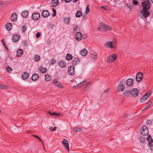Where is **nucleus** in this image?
Listing matches in <instances>:
<instances>
[{"mask_svg":"<svg viewBox=\"0 0 153 153\" xmlns=\"http://www.w3.org/2000/svg\"><path fill=\"white\" fill-rule=\"evenodd\" d=\"M141 5L142 9H149L151 6V2L149 0H145L141 3Z\"/></svg>","mask_w":153,"mask_h":153,"instance_id":"f257e3e1","label":"nucleus"},{"mask_svg":"<svg viewBox=\"0 0 153 153\" xmlns=\"http://www.w3.org/2000/svg\"><path fill=\"white\" fill-rule=\"evenodd\" d=\"M149 9H142L141 11H140V13H141L143 15V16L144 18H146L151 15L150 12L149 10Z\"/></svg>","mask_w":153,"mask_h":153,"instance_id":"f03ea898","label":"nucleus"},{"mask_svg":"<svg viewBox=\"0 0 153 153\" xmlns=\"http://www.w3.org/2000/svg\"><path fill=\"white\" fill-rule=\"evenodd\" d=\"M140 133L143 135H147L149 134V130L147 127L146 126H142L141 128Z\"/></svg>","mask_w":153,"mask_h":153,"instance_id":"7ed1b4c3","label":"nucleus"},{"mask_svg":"<svg viewBox=\"0 0 153 153\" xmlns=\"http://www.w3.org/2000/svg\"><path fill=\"white\" fill-rule=\"evenodd\" d=\"M117 55L113 54L111 56H109L107 59V62L108 63H110L113 62L115 60L117 59Z\"/></svg>","mask_w":153,"mask_h":153,"instance_id":"20e7f679","label":"nucleus"},{"mask_svg":"<svg viewBox=\"0 0 153 153\" xmlns=\"http://www.w3.org/2000/svg\"><path fill=\"white\" fill-rule=\"evenodd\" d=\"M143 73L141 72H138L136 76V79L138 82H140L143 79Z\"/></svg>","mask_w":153,"mask_h":153,"instance_id":"39448f33","label":"nucleus"},{"mask_svg":"<svg viewBox=\"0 0 153 153\" xmlns=\"http://www.w3.org/2000/svg\"><path fill=\"white\" fill-rule=\"evenodd\" d=\"M40 14L38 12H35L32 13V19L34 21L38 20L40 18Z\"/></svg>","mask_w":153,"mask_h":153,"instance_id":"423d86ee","label":"nucleus"},{"mask_svg":"<svg viewBox=\"0 0 153 153\" xmlns=\"http://www.w3.org/2000/svg\"><path fill=\"white\" fill-rule=\"evenodd\" d=\"M131 92V95L134 97H136L138 95L139 91L137 88H134L132 89Z\"/></svg>","mask_w":153,"mask_h":153,"instance_id":"0eeeda50","label":"nucleus"},{"mask_svg":"<svg viewBox=\"0 0 153 153\" xmlns=\"http://www.w3.org/2000/svg\"><path fill=\"white\" fill-rule=\"evenodd\" d=\"M146 140L149 142L148 145H149V146L150 147V149L151 150H152V148H153V145L152 144V143H153V140H152V137L150 135H149L148 136L146 139Z\"/></svg>","mask_w":153,"mask_h":153,"instance_id":"6e6552de","label":"nucleus"},{"mask_svg":"<svg viewBox=\"0 0 153 153\" xmlns=\"http://www.w3.org/2000/svg\"><path fill=\"white\" fill-rule=\"evenodd\" d=\"M62 143L67 151L69 152V145L68 141L64 139L62 142Z\"/></svg>","mask_w":153,"mask_h":153,"instance_id":"1a4fd4ad","label":"nucleus"},{"mask_svg":"<svg viewBox=\"0 0 153 153\" xmlns=\"http://www.w3.org/2000/svg\"><path fill=\"white\" fill-rule=\"evenodd\" d=\"M74 67L73 65L70 66L68 69V72L71 75H73L74 74Z\"/></svg>","mask_w":153,"mask_h":153,"instance_id":"9d476101","label":"nucleus"},{"mask_svg":"<svg viewBox=\"0 0 153 153\" xmlns=\"http://www.w3.org/2000/svg\"><path fill=\"white\" fill-rule=\"evenodd\" d=\"M41 15L44 18H47L50 15V13L47 10H44L42 11Z\"/></svg>","mask_w":153,"mask_h":153,"instance_id":"9b49d317","label":"nucleus"},{"mask_svg":"<svg viewBox=\"0 0 153 153\" xmlns=\"http://www.w3.org/2000/svg\"><path fill=\"white\" fill-rule=\"evenodd\" d=\"M20 38V36L19 34H14L12 37V40L14 42H16L19 40Z\"/></svg>","mask_w":153,"mask_h":153,"instance_id":"f8f14e48","label":"nucleus"},{"mask_svg":"<svg viewBox=\"0 0 153 153\" xmlns=\"http://www.w3.org/2000/svg\"><path fill=\"white\" fill-rule=\"evenodd\" d=\"M101 27L108 30H112V28L110 26L106 25L103 22H102L101 23Z\"/></svg>","mask_w":153,"mask_h":153,"instance_id":"ddd939ff","label":"nucleus"},{"mask_svg":"<svg viewBox=\"0 0 153 153\" xmlns=\"http://www.w3.org/2000/svg\"><path fill=\"white\" fill-rule=\"evenodd\" d=\"M126 82L127 85L128 86H131L134 83V80L132 78H129L127 79Z\"/></svg>","mask_w":153,"mask_h":153,"instance_id":"4468645a","label":"nucleus"},{"mask_svg":"<svg viewBox=\"0 0 153 153\" xmlns=\"http://www.w3.org/2000/svg\"><path fill=\"white\" fill-rule=\"evenodd\" d=\"M82 36L81 33L80 32H77L75 35L76 39L77 41H80L82 39Z\"/></svg>","mask_w":153,"mask_h":153,"instance_id":"2eb2a0df","label":"nucleus"},{"mask_svg":"<svg viewBox=\"0 0 153 153\" xmlns=\"http://www.w3.org/2000/svg\"><path fill=\"white\" fill-rule=\"evenodd\" d=\"M80 62V59L78 58L74 57L73 60L72 64L74 65H76L79 64Z\"/></svg>","mask_w":153,"mask_h":153,"instance_id":"dca6fc26","label":"nucleus"},{"mask_svg":"<svg viewBox=\"0 0 153 153\" xmlns=\"http://www.w3.org/2000/svg\"><path fill=\"white\" fill-rule=\"evenodd\" d=\"M17 15L16 13H13L10 16L11 20L13 21H16L17 20Z\"/></svg>","mask_w":153,"mask_h":153,"instance_id":"f3484780","label":"nucleus"},{"mask_svg":"<svg viewBox=\"0 0 153 153\" xmlns=\"http://www.w3.org/2000/svg\"><path fill=\"white\" fill-rule=\"evenodd\" d=\"M53 83L56 86L60 88H64L63 86L61 85V83L60 82H58L57 80H56L55 79L53 80Z\"/></svg>","mask_w":153,"mask_h":153,"instance_id":"a211bd4d","label":"nucleus"},{"mask_svg":"<svg viewBox=\"0 0 153 153\" xmlns=\"http://www.w3.org/2000/svg\"><path fill=\"white\" fill-rule=\"evenodd\" d=\"M125 88V87L123 85L120 84L117 87V90L118 91L121 92L124 90Z\"/></svg>","mask_w":153,"mask_h":153,"instance_id":"6ab92c4d","label":"nucleus"},{"mask_svg":"<svg viewBox=\"0 0 153 153\" xmlns=\"http://www.w3.org/2000/svg\"><path fill=\"white\" fill-rule=\"evenodd\" d=\"M59 65L62 68H65L66 65V64L64 61H59L58 62Z\"/></svg>","mask_w":153,"mask_h":153,"instance_id":"aec40b11","label":"nucleus"},{"mask_svg":"<svg viewBox=\"0 0 153 153\" xmlns=\"http://www.w3.org/2000/svg\"><path fill=\"white\" fill-rule=\"evenodd\" d=\"M39 78V75L35 73L33 74L31 77V79L33 81H35L38 79Z\"/></svg>","mask_w":153,"mask_h":153,"instance_id":"412c9836","label":"nucleus"},{"mask_svg":"<svg viewBox=\"0 0 153 153\" xmlns=\"http://www.w3.org/2000/svg\"><path fill=\"white\" fill-rule=\"evenodd\" d=\"M5 27L6 29L8 31H10L12 29V25L10 23H7L6 24Z\"/></svg>","mask_w":153,"mask_h":153,"instance_id":"4be33fe9","label":"nucleus"},{"mask_svg":"<svg viewBox=\"0 0 153 153\" xmlns=\"http://www.w3.org/2000/svg\"><path fill=\"white\" fill-rule=\"evenodd\" d=\"M23 53V50L19 48L17 51L16 56L18 57H19L22 56Z\"/></svg>","mask_w":153,"mask_h":153,"instance_id":"5701e85b","label":"nucleus"},{"mask_svg":"<svg viewBox=\"0 0 153 153\" xmlns=\"http://www.w3.org/2000/svg\"><path fill=\"white\" fill-rule=\"evenodd\" d=\"M29 12L28 11L25 10L21 13V15L24 18H27Z\"/></svg>","mask_w":153,"mask_h":153,"instance_id":"b1692460","label":"nucleus"},{"mask_svg":"<svg viewBox=\"0 0 153 153\" xmlns=\"http://www.w3.org/2000/svg\"><path fill=\"white\" fill-rule=\"evenodd\" d=\"M113 42L111 41H108L106 42L105 44V45L108 48H113Z\"/></svg>","mask_w":153,"mask_h":153,"instance_id":"393cba45","label":"nucleus"},{"mask_svg":"<svg viewBox=\"0 0 153 153\" xmlns=\"http://www.w3.org/2000/svg\"><path fill=\"white\" fill-rule=\"evenodd\" d=\"M59 3V0H52L51 4L52 7H55Z\"/></svg>","mask_w":153,"mask_h":153,"instance_id":"a878e982","label":"nucleus"},{"mask_svg":"<svg viewBox=\"0 0 153 153\" xmlns=\"http://www.w3.org/2000/svg\"><path fill=\"white\" fill-rule=\"evenodd\" d=\"M88 51L86 49H83L82 50H81L80 52V54L83 56H85L87 55Z\"/></svg>","mask_w":153,"mask_h":153,"instance_id":"bb28decb","label":"nucleus"},{"mask_svg":"<svg viewBox=\"0 0 153 153\" xmlns=\"http://www.w3.org/2000/svg\"><path fill=\"white\" fill-rule=\"evenodd\" d=\"M91 57L92 58L95 60L97 58V54L96 52H94L93 53H91Z\"/></svg>","mask_w":153,"mask_h":153,"instance_id":"cd10ccee","label":"nucleus"},{"mask_svg":"<svg viewBox=\"0 0 153 153\" xmlns=\"http://www.w3.org/2000/svg\"><path fill=\"white\" fill-rule=\"evenodd\" d=\"M131 91L129 90H126L123 93V94L125 96H129L131 94Z\"/></svg>","mask_w":153,"mask_h":153,"instance_id":"c85d7f7f","label":"nucleus"},{"mask_svg":"<svg viewBox=\"0 0 153 153\" xmlns=\"http://www.w3.org/2000/svg\"><path fill=\"white\" fill-rule=\"evenodd\" d=\"M29 77V74L27 72H25L22 76V77L23 79H27Z\"/></svg>","mask_w":153,"mask_h":153,"instance_id":"c756f323","label":"nucleus"},{"mask_svg":"<svg viewBox=\"0 0 153 153\" xmlns=\"http://www.w3.org/2000/svg\"><path fill=\"white\" fill-rule=\"evenodd\" d=\"M39 71L42 73H44L46 72L47 69L43 66H41L39 68Z\"/></svg>","mask_w":153,"mask_h":153,"instance_id":"7c9ffc66","label":"nucleus"},{"mask_svg":"<svg viewBox=\"0 0 153 153\" xmlns=\"http://www.w3.org/2000/svg\"><path fill=\"white\" fill-rule=\"evenodd\" d=\"M45 79L46 81H49L51 79V76L48 74H47L45 76Z\"/></svg>","mask_w":153,"mask_h":153,"instance_id":"2f4dec72","label":"nucleus"},{"mask_svg":"<svg viewBox=\"0 0 153 153\" xmlns=\"http://www.w3.org/2000/svg\"><path fill=\"white\" fill-rule=\"evenodd\" d=\"M82 13L81 11L80 10H78L76 12L75 14V16L77 18H79L82 16Z\"/></svg>","mask_w":153,"mask_h":153,"instance_id":"473e14b6","label":"nucleus"},{"mask_svg":"<svg viewBox=\"0 0 153 153\" xmlns=\"http://www.w3.org/2000/svg\"><path fill=\"white\" fill-rule=\"evenodd\" d=\"M32 136L33 137H34L36 138H37V139H38V140L42 143L43 147L44 148V150H45V148L44 147V143H43L42 140L41 139V138H40L39 137H38V136L35 135H32Z\"/></svg>","mask_w":153,"mask_h":153,"instance_id":"72a5a7b5","label":"nucleus"},{"mask_svg":"<svg viewBox=\"0 0 153 153\" xmlns=\"http://www.w3.org/2000/svg\"><path fill=\"white\" fill-rule=\"evenodd\" d=\"M148 97L144 95L140 99V101L141 102H144L148 99Z\"/></svg>","mask_w":153,"mask_h":153,"instance_id":"f704fd0d","label":"nucleus"},{"mask_svg":"<svg viewBox=\"0 0 153 153\" xmlns=\"http://www.w3.org/2000/svg\"><path fill=\"white\" fill-rule=\"evenodd\" d=\"M66 58L67 60H70L72 59L73 56L71 54L68 53L66 55Z\"/></svg>","mask_w":153,"mask_h":153,"instance_id":"c9c22d12","label":"nucleus"},{"mask_svg":"<svg viewBox=\"0 0 153 153\" xmlns=\"http://www.w3.org/2000/svg\"><path fill=\"white\" fill-rule=\"evenodd\" d=\"M85 82L84 81L83 82H82L79 84H78L77 85L75 86H74L73 87V88H78L79 87H81V85H82V86L83 85H84V83Z\"/></svg>","mask_w":153,"mask_h":153,"instance_id":"e433bc0d","label":"nucleus"},{"mask_svg":"<svg viewBox=\"0 0 153 153\" xmlns=\"http://www.w3.org/2000/svg\"><path fill=\"white\" fill-rule=\"evenodd\" d=\"M48 113L50 114L51 115H54L56 116L57 117H59L60 115V113H56L54 112L53 113H51L50 111H49L48 112Z\"/></svg>","mask_w":153,"mask_h":153,"instance_id":"4c0bfd02","label":"nucleus"},{"mask_svg":"<svg viewBox=\"0 0 153 153\" xmlns=\"http://www.w3.org/2000/svg\"><path fill=\"white\" fill-rule=\"evenodd\" d=\"M70 17L68 18H64V20L66 24H69L70 22Z\"/></svg>","mask_w":153,"mask_h":153,"instance_id":"58836bf2","label":"nucleus"},{"mask_svg":"<svg viewBox=\"0 0 153 153\" xmlns=\"http://www.w3.org/2000/svg\"><path fill=\"white\" fill-rule=\"evenodd\" d=\"M82 129L79 127H74L73 128V130L74 132H78V131H82Z\"/></svg>","mask_w":153,"mask_h":153,"instance_id":"ea45409f","label":"nucleus"},{"mask_svg":"<svg viewBox=\"0 0 153 153\" xmlns=\"http://www.w3.org/2000/svg\"><path fill=\"white\" fill-rule=\"evenodd\" d=\"M40 59V56L38 55H36L34 56V60L36 62H38Z\"/></svg>","mask_w":153,"mask_h":153,"instance_id":"a19ab883","label":"nucleus"},{"mask_svg":"<svg viewBox=\"0 0 153 153\" xmlns=\"http://www.w3.org/2000/svg\"><path fill=\"white\" fill-rule=\"evenodd\" d=\"M140 142L141 143H144L145 141V138L144 137H141L139 138Z\"/></svg>","mask_w":153,"mask_h":153,"instance_id":"79ce46f5","label":"nucleus"},{"mask_svg":"<svg viewBox=\"0 0 153 153\" xmlns=\"http://www.w3.org/2000/svg\"><path fill=\"white\" fill-rule=\"evenodd\" d=\"M152 92V90H150L148 91L145 94V96L148 97V98L150 97Z\"/></svg>","mask_w":153,"mask_h":153,"instance_id":"37998d69","label":"nucleus"},{"mask_svg":"<svg viewBox=\"0 0 153 153\" xmlns=\"http://www.w3.org/2000/svg\"><path fill=\"white\" fill-rule=\"evenodd\" d=\"M7 71L9 73H10L11 71L12 70V68L9 66H7L6 68Z\"/></svg>","mask_w":153,"mask_h":153,"instance_id":"c03bdc74","label":"nucleus"},{"mask_svg":"<svg viewBox=\"0 0 153 153\" xmlns=\"http://www.w3.org/2000/svg\"><path fill=\"white\" fill-rule=\"evenodd\" d=\"M91 84V83L90 82H88V84H87L86 86L84 88V90L85 91H87V89L89 88V86Z\"/></svg>","mask_w":153,"mask_h":153,"instance_id":"a18cd8bd","label":"nucleus"},{"mask_svg":"<svg viewBox=\"0 0 153 153\" xmlns=\"http://www.w3.org/2000/svg\"><path fill=\"white\" fill-rule=\"evenodd\" d=\"M132 3H133V4L134 5L136 6L138 4V1L137 0H132Z\"/></svg>","mask_w":153,"mask_h":153,"instance_id":"49530a36","label":"nucleus"},{"mask_svg":"<svg viewBox=\"0 0 153 153\" xmlns=\"http://www.w3.org/2000/svg\"><path fill=\"white\" fill-rule=\"evenodd\" d=\"M126 5L127 7L130 10H131L134 8V7L132 5H128V4H126Z\"/></svg>","mask_w":153,"mask_h":153,"instance_id":"de8ad7c7","label":"nucleus"},{"mask_svg":"<svg viewBox=\"0 0 153 153\" xmlns=\"http://www.w3.org/2000/svg\"><path fill=\"white\" fill-rule=\"evenodd\" d=\"M74 27V32H76V31L77 29V25H73Z\"/></svg>","mask_w":153,"mask_h":153,"instance_id":"09e8293b","label":"nucleus"},{"mask_svg":"<svg viewBox=\"0 0 153 153\" xmlns=\"http://www.w3.org/2000/svg\"><path fill=\"white\" fill-rule=\"evenodd\" d=\"M22 45L24 47L27 46V41L26 40H25L22 42Z\"/></svg>","mask_w":153,"mask_h":153,"instance_id":"8fccbe9b","label":"nucleus"},{"mask_svg":"<svg viewBox=\"0 0 153 153\" xmlns=\"http://www.w3.org/2000/svg\"><path fill=\"white\" fill-rule=\"evenodd\" d=\"M8 88V87L7 86L1 85V89H7Z\"/></svg>","mask_w":153,"mask_h":153,"instance_id":"3c124183","label":"nucleus"},{"mask_svg":"<svg viewBox=\"0 0 153 153\" xmlns=\"http://www.w3.org/2000/svg\"><path fill=\"white\" fill-rule=\"evenodd\" d=\"M22 31L23 33H24L27 29L26 27L25 26H23L22 27Z\"/></svg>","mask_w":153,"mask_h":153,"instance_id":"603ef678","label":"nucleus"},{"mask_svg":"<svg viewBox=\"0 0 153 153\" xmlns=\"http://www.w3.org/2000/svg\"><path fill=\"white\" fill-rule=\"evenodd\" d=\"M89 5H88L86 9L85 13L86 14H88L90 11V10L88 7Z\"/></svg>","mask_w":153,"mask_h":153,"instance_id":"864d4df0","label":"nucleus"},{"mask_svg":"<svg viewBox=\"0 0 153 153\" xmlns=\"http://www.w3.org/2000/svg\"><path fill=\"white\" fill-rule=\"evenodd\" d=\"M51 64L53 65L56 62V60L54 59H52L51 60Z\"/></svg>","mask_w":153,"mask_h":153,"instance_id":"5fc2aeb1","label":"nucleus"},{"mask_svg":"<svg viewBox=\"0 0 153 153\" xmlns=\"http://www.w3.org/2000/svg\"><path fill=\"white\" fill-rule=\"evenodd\" d=\"M48 26L50 28L52 29L55 27V25L53 24L50 23L49 24Z\"/></svg>","mask_w":153,"mask_h":153,"instance_id":"6e6d98bb","label":"nucleus"},{"mask_svg":"<svg viewBox=\"0 0 153 153\" xmlns=\"http://www.w3.org/2000/svg\"><path fill=\"white\" fill-rule=\"evenodd\" d=\"M56 128L55 127H51L50 128V130L52 131H56Z\"/></svg>","mask_w":153,"mask_h":153,"instance_id":"4d7b16f0","label":"nucleus"},{"mask_svg":"<svg viewBox=\"0 0 153 153\" xmlns=\"http://www.w3.org/2000/svg\"><path fill=\"white\" fill-rule=\"evenodd\" d=\"M152 121L151 120H147L146 123L149 125H151L152 123Z\"/></svg>","mask_w":153,"mask_h":153,"instance_id":"13d9d810","label":"nucleus"},{"mask_svg":"<svg viewBox=\"0 0 153 153\" xmlns=\"http://www.w3.org/2000/svg\"><path fill=\"white\" fill-rule=\"evenodd\" d=\"M125 80L124 79H122L120 82V84H122V85L125 84Z\"/></svg>","mask_w":153,"mask_h":153,"instance_id":"bf43d9fd","label":"nucleus"},{"mask_svg":"<svg viewBox=\"0 0 153 153\" xmlns=\"http://www.w3.org/2000/svg\"><path fill=\"white\" fill-rule=\"evenodd\" d=\"M41 35V33L39 32H38L36 34V37L37 38H39Z\"/></svg>","mask_w":153,"mask_h":153,"instance_id":"052dcab7","label":"nucleus"},{"mask_svg":"<svg viewBox=\"0 0 153 153\" xmlns=\"http://www.w3.org/2000/svg\"><path fill=\"white\" fill-rule=\"evenodd\" d=\"M152 103V102H150L149 105H148L147 107H146L144 108V109L143 110L148 108L149 107L150 105Z\"/></svg>","mask_w":153,"mask_h":153,"instance_id":"680f3d73","label":"nucleus"},{"mask_svg":"<svg viewBox=\"0 0 153 153\" xmlns=\"http://www.w3.org/2000/svg\"><path fill=\"white\" fill-rule=\"evenodd\" d=\"M87 36L86 35H83V36L82 37L83 39H87Z\"/></svg>","mask_w":153,"mask_h":153,"instance_id":"e2e57ef3","label":"nucleus"},{"mask_svg":"<svg viewBox=\"0 0 153 153\" xmlns=\"http://www.w3.org/2000/svg\"><path fill=\"white\" fill-rule=\"evenodd\" d=\"M109 91V89L108 88L107 89L105 90L104 91V92H103V93H106V92H108Z\"/></svg>","mask_w":153,"mask_h":153,"instance_id":"0e129e2a","label":"nucleus"},{"mask_svg":"<svg viewBox=\"0 0 153 153\" xmlns=\"http://www.w3.org/2000/svg\"><path fill=\"white\" fill-rule=\"evenodd\" d=\"M72 0H65V3H68L70 2Z\"/></svg>","mask_w":153,"mask_h":153,"instance_id":"69168bd1","label":"nucleus"},{"mask_svg":"<svg viewBox=\"0 0 153 153\" xmlns=\"http://www.w3.org/2000/svg\"><path fill=\"white\" fill-rule=\"evenodd\" d=\"M83 18L84 19H86L87 18V16H83Z\"/></svg>","mask_w":153,"mask_h":153,"instance_id":"338daca9","label":"nucleus"},{"mask_svg":"<svg viewBox=\"0 0 153 153\" xmlns=\"http://www.w3.org/2000/svg\"><path fill=\"white\" fill-rule=\"evenodd\" d=\"M52 10L53 13H56V11L55 9H54V8H52Z\"/></svg>","mask_w":153,"mask_h":153,"instance_id":"774afa93","label":"nucleus"}]
</instances>
